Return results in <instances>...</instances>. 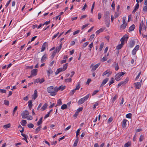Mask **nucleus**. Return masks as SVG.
<instances>
[{
    "label": "nucleus",
    "instance_id": "nucleus-1",
    "mask_svg": "<svg viewBox=\"0 0 147 147\" xmlns=\"http://www.w3.org/2000/svg\"><path fill=\"white\" fill-rule=\"evenodd\" d=\"M128 38L127 35H125L121 39L120 41L121 44H119L116 47L117 49L119 50L121 49L124 44V42L126 41H127Z\"/></svg>",
    "mask_w": 147,
    "mask_h": 147
},
{
    "label": "nucleus",
    "instance_id": "nucleus-2",
    "mask_svg": "<svg viewBox=\"0 0 147 147\" xmlns=\"http://www.w3.org/2000/svg\"><path fill=\"white\" fill-rule=\"evenodd\" d=\"M54 89L53 86H51L47 88V91L52 96H55L56 95L55 92H54Z\"/></svg>",
    "mask_w": 147,
    "mask_h": 147
},
{
    "label": "nucleus",
    "instance_id": "nucleus-3",
    "mask_svg": "<svg viewBox=\"0 0 147 147\" xmlns=\"http://www.w3.org/2000/svg\"><path fill=\"white\" fill-rule=\"evenodd\" d=\"M90 94H88L84 97L80 99L78 101V103L79 105H80L84 103L89 98Z\"/></svg>",
    "mask_w": 147,
    "mask_h": 147
},
{
    "label": "nucleus",
    "instance_id": "nucleus-4",
    "mask_svg": "<svg viewBox=\"0 0 147 147\" xmlns=\"http://www.w3.org/2000/svg\"><path fill=\"white\" fill-rule=\"evenodd\" d=\"M125 74V72L123 71L117 74L115 77V79L117 81H119L121 79L122 76Z\"/></svg>",
    "mask_w": 147,
    "mask_h": 147
},
{
    "label": "nucleus",
    "instance_id": "nucleus-5",
    "mask_svg": "<svg viewBox=\"0 0 147 147\" xmlns=\"http://www.w3.org/2000/svg\"><path fill=\"white\" fill-rule=\"evenodd\" d=\"M104 17L105 22H110L109 13V11H106L105 12L104 15Z\"/></svg>",
    "mask_w": 147,
    "mask_h": 147
},
{
    "label": "nucleus",
    "instance_id": "nucleus-6",
    "mask_svg": "<svg viewBox=\"0 0 147 147\" xmlns=\"http://www.w3.org/2000/svg\"><path fill=\"white\" fill-rule=\"evenodd\" d=\"M28 115L29 113L28 111L26 110L24 111L21 114L22 118L25 119L26 118Z\"/></svg>",
    "mask_w": 147,
    "mask_h": 147
},
{
    "label": "nucleus",
    "instance_id": "nucleus-7",
    "mask_svg": "<svg viewBox=\"0 0 147 147\" xmlns=\"http://www.w3.org/2000/svg\"><path fill=\"white\" fill-rule=\"evenodd\" d=\"M139 47L140 46L139 45H137L133 50L132 52V54L133 55H135L136 54V52L139 49Z\"/></svg>",
    "mask_w": 147,
    "mask_h": 147
},
{
    "label": "nucleus",
    "instance_id": "nucleus-8",
    "mask_svg": "<svg viewBox=\"0 0 147 147\" xmlns=\"http://www.w3.org/2000/svg\"><path fill=\"white\" fill-rule=\"evenodd\" d=\"M141 29V30L144 29L145 30H146V27L145 25L144 24L143 20L141 22L140 24L139 29Z\"/></svg>",
    "mask_w": 147,
    "mask_h": 147
},
{
    "label": "nucleus",
    "instance_id": "nucleus-9",
    "mask_svg": "<svg viewBox=\"0 0 147 147\" xmlns=\"http://www.w3.org/2000/svg\"><path fill=\"white\" fill-rule=\"evenodd\" d=\"M144 6L143 7V11L144 12H147V0H144Z\"/></svg>",
    "mask_w": 147,
    "mask_h": 147
},
{
    "label": "nucleus",
    "instance_id": "nucleus-10",
    "mask_svg": "<svg viewBox=\"0 0 147 147\" xmlns=\"http://www.w3.org/2000/svg\"><path fill=\"white\" fill-rule=\"evenodd\" d=\"M38 70L36 69H34L31 71V74L33 76H36L37 75Z\"/></svg>",
    "mask_w": 147,
    "mask_h": 147
},
{
    "label": "nucleus",
    "instance_id": "nucleus-11",
    "mask_svg": "<svg viewBox=\"0 0 147 147\" xmlns=\"http://www.w3.org/2000/svg\"><path fill=\"white\" fill-rule=\"evenodd\" d=\"M109 78H107L105 79L100 85V87H103L106 83L108 81Z\"/></svg>",
    "mask_w": 147,
    "mask_h": 147
},
{
    "label": "nucleus",
    "instance_id": "nucleus-12",
    "mask_svg": "<svg viewBox=\"0 0 147 147\" xmlns=\"http://www.w3.org/2000/svg\"><path fill=\"white\" fill-rule=\"evenodd\" d=\"M128 80L126 79L125 81L123 82H119V83L118 84V86H120L122 84H126L128 82Z\"/></svg>",
    "mask_w": 147,
    "mask_h": 147
},
{
    "label": "nucleus",
    "instance_id": "nucleus-13",
    "mask_svg": "<svg viewBox=\"0 0 147 147\" xmlns=\"http://www.w3.org/2000/svg\"><path fill=\"white\" fill-rule=\"evenodd\" d=\"M135 85L136 88L139 89L141 87V84H140V83L137 82L135 84Z\"/></svg>",
    "mask_w": 147,
    "mask_h": 147
},
{
    "label": "nucleus",
    "instance_id": "nucleus-14",
    "mask_svg": "<svg viewBox=\"0 0 147 147\" xmlns=\"http://www.w3.org/2000/svg\"><path fill=\"white\" fill-rule=\"evenodd\" d=\"M33 98L35 100L37 97V93L36 90L34 91V94L32 95Z\"/></svg>",
    "mask_w": 147,
    "mask_h": 147
},
{
    "label": "nucleus",
    "instance_id": "nucleus-15",
    "mask_svg": "<svg viewBox=\"0 0 147 147\" xmlns=\"http://www.w3.org/2000/svg\"><path fill=\"white\" fill-rule=\"evenodd\" d=\"M47 43V42H44L43 45L42 46V48L41 50V52L43 51L46 49V47Z\"/></svg>",
    "mask_w": 147,
    "mask_h": 147
},
{
    "label": "nucleus",
    "instance_id": "nucleus-16",
    "mask_svg": "<svg viewBox=\"0 0 147 147\" xmlns=\"http://www.w3.org/2000/svg\"><path fill=\"white\" fill-rule=\"evenodd\" d=\"M62 47V44L61 43L58 47H57L56 48V51L57 52H58L61 49Z\"/></svg>",
    "mask_w": 147,
    "mask_h": 147
},
{
    "label": "nucleus",
    "instance_id": "nucleus-17",
    "mask_svg": "<svg viewBox=\"0 0 147 147\" xmlns=\"http://www.w3.org/2000/svg\"><path fill=\"white\" fill-rule=\"evenodd\" d=\"M127 121L125 119H124L122 121V127L123 128L125 127L126 126V122Z\"/></svg>",
    "mask_w": 147,
    "mask_h": 147
},
{
    "label": "nucleus",
    "instance_id": "nucleus-18",
    "mask_svg": "<svg viewBox=\"0 0 147 147\" xmlns=\"http://www.w3.org/2000/svg\"><path fill=\"white\" fill-rule=\"evenodd\" d=\"M48 106V105L47 103H45L43 106L41 108V109L42 111H43L45 110Z\"/></svg>",
    "mask_w": 147,
    "mask_h": 147
},
{
    "label": "nucleus",
    "instance_id": "nucleus-19",
    "mask_svg": "<svg viewBox=\"0 0 147 147\" xmlns=\"http://www.w3.org/2000/svg\"><path fill=\"white\" fill-rule=\"evenodd\" d=\"M100 63H98L94 65V67L92 69V70L93 71H95L96 70V68H97L100 65Z\"/></svg>",
    "mask_w": 147,
    "mask_h": 147
},
{
    "label": "nucleus",
    "instance_id": "nucleus-20",
    "mask_svg": "<svg viewBox=\"0 0 147 147\" xmlns=\"http://www.w3.org/2000/svg\"><path fill=\"white\" fill-rule=\"evenodd\" d=\"M135 28V26L134 24H132L131 26L129 27V32L130 31H132L134 30Z\"/></svg>",
    "mask_w": 147,
    "mask_h": 147
},
{
    "label": "nucleus",
    "instance_id": "nucleus-21",
    "mask_svg": "<svg viewBox=\"0 0 147 147\" xmlns=\"http://www.w3.org/2000/svg\"><path fill=\"white\" fill-rule=\"evenodd\" d=\"M127 24H122L120 26V29L121 30L124 29L125 28Z\"/></svg>",
    "mask_w": 147,
    "mask_h": 147
},
{
    "label": "nucleus",
    "instance_id": "nucleus-22",
    "mask_svg": "<svg viewBox=\"0 0 147 147\" xmlns=\"http://www.w3.org/2000/svg\"><path fill=\"white\" fill-rule=\"evenodd\" d=\"M47 58L46 56L44 55L42 57L41 59V63H43L45 61V59Z\"/></svg>",
    "mask_w": 147,
    "mask_h": 147
},
{
    "label": "nucleus",
    "instance_id": "nucleus-23",
    "mask_svg": "<svg viewBox=\"0 0 147 147\" xmlns=\"http://www.w3.org/2000/svg\"><path fill=\"white\" fill-rule=\"evenodd\" d=\"M21 125L23 126H25L27 123L26 121L25 120H22L21 122Z\"/></svg>",
    "mask_w": 147,
    "mask_h": 147
},
{
    "label": "nucleus",
    "instance_id": "nucleus-24",
    "mask_svg": "<svg viewBox=\"0 0 147 147\" xmlns=\"http://www.w3.org/2000/svg\"><path fill=\"white\" fill-rule=\"evenodd\" d=\"M135 44V42L134 40H131L130 41V47H133Z\"/></svg>",
    "mask_w": 147,
    "mask_h": 147
},
{
    "label": "nucleus",
    "instance_id": "nucleus-25",
    "mask_svg": "<svg viewBox=\"0 0 147 147\" xmlns=\"http://www.w3.org/2000/svg\"><path fill=\"white\" fill-rule=\"evenodd\" d=\"M42 117H41L39 119L38 121L37 122V125H39L40 124L42 123Z\"/></svg>",
    "mask_w": 147,
    "mask_h": 147
},
{
    "label": "nucleus",
    "instance_id": "nucleus-26",
    "mask_svg": "<svg viewBox=\"0 0 147 147\" xmlns=\"http://www.w3.org/2000/svg\"><path fill=\"white\" fill-rule=\"evenodd\" d=\"M41 128V126H39L37 127L35 129V133L37 134L38 132L40 130Z\"/></svg>",
    "mask_w": 147,
    "mask_h": 147
},
{
    "label": "nucleus",
    "instance_id": "nucleus-27",
    "mask_svg": "<svg viewBox=\"0 0 147 147\" xmlns=\"http://www.w3.org/2000/svg\"><path fill=\"white\" fill-rule=\"evenodd\" d=\"M57 52L55 50L53 52L52 54L51 57L52 59H53L54 58L55 56L56 53Z\"/></svg>",
    "mask_w": 147,
    "mask_h": 147
},
{
    "label": "nucleus",
    "instance_id": "nucleus-28",
    "mask_svg": "<svg viewBox=\"0 0 147 147\" xmlns=\"http://www.w3.org/2000/svg\"><path fill=\"white\" fill-rule=\"evenodd\" d=\"M62 104V102L61 99H59L57 100V105L56 107L57 106L60 105Z\"/></svg>",
    "mask_w": 147,
    "mask_h": 147
},
{
    "label": "nucleus",
    "instance_id": "nucleus-29",
    "mask_svg": "<svg viewBox=\"0 0 147 147\" xmlns=\"http://www.w3.org/2000/svg\"><path fill=\"white\" fill-rule=\"evenodd\" d=\"M28 106L30 109H31L32 106V102L31 100H29L28 102Z\"/></svg>",
    "mask_w": 147,
    "mask_h": 147
},
{
    "label": "nucleus",
    "instance_id": "nucleus-30",
    "mask_svg": "<svg viewBox=\"0 0 147 147\" xmlns=\"http://www.w3.org/2000/svg\"><path fill=\"white\" fill-rule=\"evenodd\" d=\"M11 124L10 123H8V124L4 125L3 126V127L5 128H8L10 127Z\"/></svg>",
    "mask_w": 147,
    "mask_h": 147
},
{
    "label": "nucleus",
    "instance_id": "nucleus-31",
    "mask_svg": "<svg viewBox=\"0 0 147 147\" xmlns=\"http://www.w3.org/2000/svg\"><path fill=\"white\" fill-rule=\"evenodd\" d=\"M65 88V86H60L58 87V88L59 89V90H61V91L63 90Z\"/></svg>",
    "mask_w": 147,
    "mask_h": 147
},
{
    "label": "nucleus",
    "instance_id": "nucleus-32",
    "mask_svg": "<svg viewBox=\"0 0 147 147\" xmlns=\"http://www.w3.org/2000/svg\"><path fill=\"white\" fill-rule=\"evenodd\" d=\"M114 80L113 78H112L111 79V80L109 81V86H110L111 84L114 83Z\"/></svg>",
    "mask_w": 147,
    "mask_h": 147
},
{
    "label": "nucleus",
    "instance_id": "nucleus-33",
    "mask_svg": "<svg viewBox=\"0 0 147 147\" xmlns=\"http://www.w3.org/2000/svg\"><path fill=\"white\" fill-rule=\"evenodd\" d=\"M104 42H102L100 45V48H99V50L100 51L102 50V49L103 48V47L104 46Z\"/></svg>",
    "mask_w": 147,
    "mask_h": 147
},
{
    "label": "nucleus",
    "instance_id": "nucleus-34",
    "mask_svg": "<svg viewBox=\"0 0 147 147\" xmlns=\"http://www.w3.org/2000/svg\"><path fill=\"white\" fill-rule=\"evenodd\" d=\"M107 59V58L106 57V55H105L104 57L101 59V60L102 62H104L106 61Z\"/></svg>",
    "mask_w": 147,
    "mask_h": 147
},
{
    "label": "nucleus",
    "instance_id": "nucleus-35",
    "mask_svg": "<svg viewBox=\"0 0 147 147\" xmlns=\"http://www.w3.org/2000/svg\"><path fill=\"white\" fill-rule=\"evenodd\" d=\"M47 72L49 76L50 74H52L53 73V71L51 69H49L47 71Z\"/></svg>",
    "mask_w": 147,
    "mask_h": 147
},
{
    "label": "nucleus",
    "instance_id": "nucleus-36",
    "mask_svg": "<svg viewBox=\"0 0 147 147\" xmlns=\"http://www.w3.org/2000/svg\"><path fill=\"white\" fill-rule=\"evenodd\" d=\"M68 63L65 64L63 66V71H65L67 68L68 66Z\"/></svg>",
    "mask_w": 147,
    "mask_h": 147
},
{
    "label": "nucleus",
    "instance_id": "nucleus-37",
    "mask_svg": "<svg viewBox=\"0 0 147 147\" xmlns=\"http://www.w3.org/2000/svg\"><path fill=\"white\" fill-rule=\"evenodd\" d=\"M27 126L29 128H32L33 127L34 125L32 123H29L28 124Z\"/></svg>",
    "mask_w": 147,
    "mask_h": 147
},
{
    "label": "nucleus",
    "instance_id": "nucleus-38",
    "mask_svg": "<svg viewBox=\"0 0 147 147\" xmlns=\"http://www.w3.org/2000/svg\"><path fill=\"white\" fill-rule=\"evenodd\" d=\"M65 81L66 82H71V78H69L65 79Z\"/></svg>",
    "mask_w": 147,
    "mask_h": 147
},
{
    "label": "nucleus",
    "instance_id": "nucleus-39",
    "mask_svg": "<svg viewBox=\"0 0 147 147\" xmlns=\"http://www.w3.org/2000/svg\"><path fill=\"white\" fill-rule=\"evenodd\" d=\"M67 108V105L65 104H63L62 105L61 108L63 110Z\"/></svg>",
    "mask_w": 147,
    "mask_h": 147
},
{
    "label": "nucleus",
    "instance_id": "nucleus-40",
    "mask_svg": "<svg viewBox=\"0 0 147 147\" xmlns=\"http://www.w3.org/2000/svg\"><path fill=\"white\" fill-rule=\"evenodd\" d=\"M126 18L125 17H124L123 18V24H127L125 22Z\"/></svg>",
    "mask_w": 147,
    "mask_h": 147
},
{
    "label": "nucleus",
    "instance_id": "nucleus-41",
    "mask_svg": "<svg viewBox=\"0 0 147 147\" xmlns=\"http://www.w3.org/2000/svg\"><path fill=\"white\" fill-rule=\"evenodd\" d=\"M89 43L88 42H85L84 44H83L82 47V48H84L85 47H86L87 45H88Z\"/></svg>",
    "mask_w": 147,
    "mask_h": 147
},
{
    "label": "nucleus",
    "instance_id": "nucleus-42",
    "mask_svg": "<svg viewBox=\"0 0 147 147\" xmlns=\"http://www.w3.org/2000/svg\"><path fill=\"white\" fill-rule=\"evenodd\" d=\"M75 91L76 90H74V89L71 90L69 94L71 96H72L74 94Z\"/></svg>",
    "mask_w": 147,
    "mask_h": 147
},
{
    "label": "nucleus",
    "instance_id": "nucleus-43",
    "mask_svg": "<svg viewBox=\"0 0 147 147\" xmlns=\"http://www.w3.org/2000/svg\"><path fill=\"white\" fill-rule=\"evenodd\" d=\"M93 46V43L92 42L91 44H90L89 45V50L90 51L91 50V49Z\"/></svg>",
    "mask_w": 147,
    "mask_h": 147
},
{
    "label": "nucleus",
    "instance_id": "nucleus-44",
    "mask_svg": "<svg viewBox=\"0 0 147 147\" xmlns=\"http://www.w3.org/2000/svg\"><path fill=\"white\" fill-rule=\"evenodd\" d=\"M4 104L6 105H9V102L8 100H4Z\"/></svg>",
    "mask_w": 147,
    "mask_h": 147
},
{
    "label": "nucleus",
    "instance_id": "nucleus-45",
    "mask_svg": "<svg viewBox=\"0 0 147 147\" xmlns=\"http://www.w3.org/2000/svg\"><path fill=\"white\" fill-rule=\"evenodd\" d=\"M78 142V139H76L74 143V146H77V144Z\"/></svg>",
    "mask_w": 147,
    "mask_h": 147
},
{
    "label": "nucleus",
    "instance_id": "nucleus-46",
    "mask_svg": "<svg viewBox=\"0 0 147 147\" xmlns=\"http://www.w3.org/2000/svg\"><path fill=\"white\" fill-rule=\"evenodd\" d=\"M99 104V102H96L93 105V108L95 109L96 107Z\"/></svg>",
    "mask_w": 147,
    "mask_h": 147
},
{
    "label": "nucleus",
    "instance_id": "nucleus-47",
    "mask_svg": "<svg viewBox=\"0 0 147 147\" xmlns=\"http://www.w3.org/2000/svg\"><path fill=\"white\" fill-rule=\"evenodd\" d=\"M113 119L112 117H110L108 121V123H110L111 121H112Z\"/></svg>",
    "mask_w": 147,
    "mask_h": 147
},
{
    "label": "nucleus",
    "instance_id": "nucleus-48",
    "mask_svg": "<svg viewBox=\"0 0 147 147\" xmlns=\"http://www.w3.org/2000/svg\"><path fill=\"white\" fill-rule=\"evenodd\" d=\"M94 5H95V2H94L93 3V4L92 5V8H91V12L92 13H93V9L94 8Z\"/></svg>",
    "mask_w": 147,
    "mask_h": 147
},
{
    "label": "nucleus",
    "instance_id": "nucleus-49",
    "mask_svg": "<svg viewBox=\"0 0 147 147\" xmlns=\"http://www.w3.org/2000/svg\"><path fill=\"white\" fill-rule=\"evenodd\" d=\"M54 92H55V93L57 94V91L59 90V89L58 88V87L56 86L54 88Z\"/></svg>",
    "mask_w": 147,
    "mask_h": 147
},
{
    "label": "nucleus",
    "instance_id": "nucleus-50",
    "mask_svg": "<svg viewBox=\"0 0 147 147\" xmlns=\"http://www.w3.org/2000/svg\"><path fill=\"white\" fill-rule=\"evenodd\" d=\"M109 71L108 70H107L103 73L102 76H103L106 74H109Z\"/></svg>",
    "mask_w": 147,
    "mask_h": 147
},
{
    "label": "nucleus",
    "instance_id": "nucleus-51",
    "mask_svg": "<svg viewBox=\"0 0 147 147\" xmlns=\"http://www.w3.org/2000/svg\"><path fill=\"white\" fill-rule=\"evenodd\" d=\"M59 34V32H58L56 34L54 35L53 37L52 38V40L54 39L55 38H56L57 36H58Z\"/></svg>",
    "mask_w": 147,
    "mask_h": 147
},
{
    "label": "nucleus",
    "instance_id": "nucleus-52",
    "mask_svg": "<svg viewBox=\"0 0 147 147\" xmlns=\"http://www.w3.org/2000/svg\"><path fill=\"white\" fill-rule=\"evenodd\" d=\"M45 80L43 78H42L41 79H40L39 78V82L40 84H41L42 82H44L45 81Z\"/></svg>",
    "mask_w": 147,
    "mask_h": 147
},
{
    "label": "nucleus",
    "instance_id": "nucleus-53",
    "mask_svg": "<svg viewBox=\"0 0 147 147\" xmlns=\"http://www.w3.org/2000/svg\"><path fill=\"white\" fill-rule=\"evenodd\" d=\"M80 129H79L77 130L76 131V138H78V135H79V131H80Z\"/></svg>",
    "mask_w": 147,
    "mask_h": 147
},
{
    "label": "nucleus",
    "instance_id": "nucleus-54",
    "mask_svg": "<svg viewBox=\"0 0 147 147\" xmlns=\"http://www.w3.org/2000/svg\"><path fill=\"white\" fill-rule=\"evenodd\" d=\"M80 88V85L79 84H78V85H77L76 86V88L75 89H74V90H78L79 89V88Z\"/></svg>",
    "mask_w": 147,
    "mask_h": 147
},
{
    "label": "nucleus",
    "instance_id": "nucleus-55",
    "mask_svg": "<svg viewBox=\"0 0 147 147\" xmlns=\"http://www.w3.org/2000/svg\"><path fill=\"white\" fill-rule=\"evenodd\" d=\"M144 139V136L142 135H141L140 136L139 138V141L140 142L142 141Z\"/></svg>",
    "mask_w": 147,
    "mask_h": 147
},
{
    "label": "nucleus",
    "instance_id": "nucleus-56",
    "mask_svg": "<svg viewBox=\"0 0 147 147\" xmlns=\"http://www.w3.org/2000/svg\"><path fill=\"white\" fill-rule=\"evenodd\" d=\"M98 91H99V90H95L93 92L92 94V96H94V95L96 94Z\"/></svg>",
    "mask_w": 147,
    "mask_h": 147
},
{
    "label": "nucleus",
    "instance_id": "nucleus-57",
    "mask_svg": "<svg viewBox=\"0 0 147 147\" xmlns=\"http://www.w3.org/2000/svg\"><path fill=\"white\" fill-rule=\"evenodd\" d=\"M80 32V30H77L73 33V35H75L78 33Z\"/></svg>",
    "mask_w": 147,
    "mask_h": 147
},
{
    "label": "nucleus",
    "instance_id": "nucleus-58",
    "mask_svg": "<svg viewBox=\"0 0 147 147\" xmlns=\"http://www.w3.org/2000/svg\"><path fill=\"white\" fill-rule=\"evenodd\" d=\"M115 70L116 71L118 70L119 69V66L118 63H117L115 67Z\"/></svg>",
    "mask_w": 147,
    "mask_h": 147
},
{
    "label": "nucleus",
    "instance_id": "nucleus-59",
    "mask_svg": "<svg viewBox=\"0 0 147 147\" xmlns=\"http://www.w3.org/2000/svg\"><path fill=\"white\" fill-rule=\"evenodd\" d=\"M39 78L36 79V80H34V84H36L38 82H39Z\"/></svg>",
    "mask_w": 147,
    "mask_h": 147
},
{
    "label": "nucleus",
    "instance_id": "nucleus-60",
    "mask_svg": "<svg viewBox=\"0 0 147 147\" xmlns=\"http://www.w3.org/2000/svg\"><path fill=\"white\" fill-rule=\"evenodd\" d=\"M141 71H140L139 73L138 74V75H137V77L136 78V80H137L139 78V77L141 75Z\"/></svg>",
    "mask_w": 147,
    "mask_h": 147
},
{
    "label": "nucleus",
    "instance_id": "nucleus-61",
    "mask_svg": "<svg viewBox=\"0 0 147 147\" xmlns=\"http://www.w3.org/2000/svg\"><path fill=\"white\" fill-rule=\"evenodd\" d=\"M119 16V14L118 13L116 12L115 14V18H117Z\"/></svg>",
    "mask_w": 147,
    "mask_h": 147
},
{
    "label": "nucleus",
    "instance_id": "nucleus-62",
    "mask_svg": "<svg viewBox=\"0 0 147 147\" xmlns=\"http://www.w3.org/2000/svg\"><path fill=\"white\" fill-rule=\"evenodd\" d=\"M6 90L4 89H0V92L3 93H6Z\"/></svg>",
    "mask_w": 147,
    "mask_h": 147
},
{
    "label": "nucleus",
    "instance_id": "nucleus-63",
    "mask_svg": "<svg viewBox=\"0 0 147 147\" xmlns=\"http://www.w3.org/2000/svg\"><path fill=\"white\" fill-rule=\"evenodd\" d=\"M139 5L138 4V3H137L136 4V5L135 6V7L134 9H137L139 8Z\"/></svg>",
    "mask_w": 147,
    "mask_h": 147
},
{
    "label": "nucleus",
    "instance_id": "nucleus-64",
    "mask_svg": "<svg viewBox=\"0 0 147 147\" xmlns=\"http://www.w3.org/2000/svg\"><path fill=\"white\" fill-rule=\"evenodd\" d=\"M88 25V24H86L83 25L82 27V28H81L82 29V30L83 29H84Z\"/></svg>",
    "mask_w": 147,
    "mask_h": 147
}]
</instances>
